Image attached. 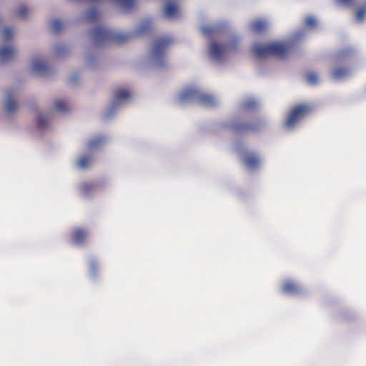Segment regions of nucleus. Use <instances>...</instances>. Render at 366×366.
Instances as JSON below:
<instances>
[{"label":"nucleus","mask_w":366,"mask_h":366,"mask_svg":"<svg viewBox=\"0 0 366 366\" xmlns=\"http://www.w3.org/2000/svg\"><path fill=\"white\" fill-rule=\"evenodd\" d=\"M290 45L286 43L273 42L268 44H256L253 48V53L258 59L274 56L284 59L290 51Z\"/></svg>","instance_id":"1"},{"label":"nucleus","mask_w":366,"mask_h":366,"mask_svg":"<svg viewBox=\"0 0 366 366\" xmlns=\"http://www.w3.org/2000/svg\"><path fill=\"white\" fill-rule=\"evenodd\" d=\"M92 34V39L97 45L104 43L122 44L127 42L132 37L129 34L114 32L102 26L94 28Z\"/></svg>","instance_id":"2"},{"label":"nucleus","mask_w":366,"mask_h":366,"mask_svg":"<svg viewBox=\"0 0 366 366\" xmlns=\"http://www.w3.org/2000/svg\"><path fill=\"white\" fill-rule=\"evenodd\" d=\"M312 110L309 104H300L293 107L287 114L285 125L287 128L294 127L299 122L308 115Z\"/></svg>","instance_id":"3"},{"label":"nucleus","mask_w":366,"mask_h":366,"mask_svg":"<svg viewBox=\"0 0 366 366\" xmlns=\"http://www.w3.org/2000/svg\"><path fill=\"white\" fill-rule=\"evenodd\" d=\"M172 43L173 40L170 37H161L155 40L152 49V56L157 64H162L165 51Z\"/></svg>","instance_id":"4"},{"label":"nucleus","mask_w":366,"mask_h":366,"mask_svg":"<svg viewBox=\"0 0 366 366\" xmlns=\"http://www.w3.org/2000/svg\"><path fill=\"white\" fill-rule=\"evenodd\" d=\"M237 46L238 40L236 39H233L222 45L214 42L210 45V56L217 60L221 59L227 51L236 50Z\"/></svg>","instance_id":"5"},{"label":"nucleus","mask_w":366,"mask_h":366,"mask_svg":"<svg viewBox=\"0 0 366 366\" xmlns=\"http://www.w3.org/2000/svg\"><path fill=\"white\" fill-rule=\"evenodd\" d=\"M192 98H197L199 102L202 105L212 107L216 104V99L214 97L205 94H199L195 88L187 89L182 92L180 96L182 100H187Z\"/></svg>","instance_id":"6"},{"label":"nucleus","mask_w":366,"mask_h":366,"mask_svg":"<svg viewBox=\"0 0 366 366\" xmlns=\"http://www.w3.org/2000/svg\"><path fill=\"white\" fill-rule=\"evenodd\" d=\"M262 127L259 120L249 123H234L232 126V129L234 132H256Z\"/></svg>","instance_id":"7"},{"label":"nucleus","mask_w":366,"mask_h":366,"mask_svg":"<svg viewBox=\"0 0 366 366\" xmlns=\"http://www.w3.org/2000/svg\"><path fill=\"white\" fill-rule=\"evenodd\" d=\"M243 162L249 169H256L260 164V159L253 153H247L244 155Z\"/></svg>","instance_id":"8"},{"label":"nucleus","mask_w":366,"mask_h":366,"mask_svg":"<svg viewBox=\"0 0 366 366\" xmlns=\"http://www.w3.org/2000/svg\"><path fill=\"white\" fill-rule=\"evenodd\" d=\"M88 236L86 230L81 228H76L71 234L72 242L76 244H81L85 242Z\"/></svg>","instance_id":"9"},{"label":"nucleus","mask_w":366,"mask_h":366,"mask_svg":"<svg viewBox=\"0 0 366 366\" xmlns=\"http://www.w3.org/2000/svg\"><path fill=\"white\" fill-rule=\"evenodd\" d=\"M16 54L13 46H6L0 49V62H7L12 59Z\"/></svg>","instance_id":"10"},{"label":"nucleus","mask_w":366,"mask_h":366,"mask_svg":"<svg viewBox=\"0 0 366 366\" xmlns=\"http://www.w3.org/2000/svg\"><path fill=\"white\" fill-rule=\"evenodd\" d=\"M18 107V104H16L14 94L11 92H8L6 94V100L5 105V110L6 113L11 114L14 112Z\"/></svg>","instance_id":"11"},{"label":"nucleus","mask_w":366,"mask_h":366,"mask_svg":"<svg viewBox=\"0 0 366 366\" xmlns=\"http://www.w3.org/2000/svg\"><path fill=\"white\" fill-rule=\"evenodd\" d=\"M283 292L286 294L295 295L300 292V287L294 282L287 281L282 286Z\"/></svg>","instance_id":"12"},{"label":"nucleus","mask_w":366,"mask_h":366,"mask_svg":"<svg viewBox=\"0 0 366 366\" xmlns=\"http://www.w3.org/2000/svg\"><path fill=\"white\" fill-rule=\"evenodd\" d=\"M32 70L39 74H46L48 73L49 68L46 63L40 60H35L32 64Z\"/></svg>","instance_id":"13"},{"label":"nucleus","mask_w":366,"mask_h":366,"mask_svg":"<svg viewBox=\"0 0 366 366\" xmlns=\"http://www.w3.org/2000/svg\"><path fill=\"white\" fill-rule=\"evenodd\" d=\"M251 29L254 33H260L266 30L267 27V22L262 19H257L252 22Z\"/></svg>","instance_id":"14"},{"label":"nucleus","mask_w":366,"mask_h":366,"mask_svg":"<svg viewBox=\"0 0 366 366\" xmlns=\"http://www.w3.org/2000/svg\"><path fill=\"white\" fill-rule=\"evenodd\" d=\"M114 101L117 102L129 98L131 97V92L123 88L117 89L114 92Z\"/></svg>","instance_id":"15"},{"label":"nucleus","mask_w":366,"mask_h":366,"mask_svg":"<svg viewBox=\"0 0 366 366\" xmlns=\"http://www.w3.org/2000/svg\"><path fill=\"white\" fill-rule=\"evenodd\" d=\"M152 27V22L151 20H146L138 28L137 34L138 35H143L147 31H149Z\"/></svg>","instance_id":"16"},{"label":"nucleus","mask_w":366,"mask_h":366,"mask_svg":"<svg viewBox=\"0 0 366 366\" xmlns=\"http://www.w3.org/2000/svg\"><path fill=\"white\" fill-rule=\"evenodd\" d=\"M177 12V7L173 3H168L164 9V14L169 17H173Z\"/></svg>","instance_id":"17"},{"label":"nucleus","mask_w":366,"mask_h":366,"mask_svg":"<svg viewBox=\"0 0 366 366\" xmlns=\"http://www.w3.org/2000/svg\"><path fill=\"white\" fill-rule=\"evenodd\" d=\"M54 109L60 112H66L69 110L68 103L64 100H57L54 102Z\"/></svg>","instance_id":"18"},{"label":"nucleus","mask_w":366,"mask_h":366,"mask_svg":"<svg viewBox=\"0 0 366 366\" xmlns=\"http://www.w3.org/2000/svg\"><path fill=\"white\" fill-rule=\"evenodd\" d=\"M104 142V137H97L90 140L88 143V149L89 150L94 149L100 147Z\"/></svg>","instance_id":"19"},{"label":"nucleus","mask_w":366,"mask_h":366,"mask_svg":"<svg viewBox=\"0 0 366 366\" xmlns=\"http://www.w3.org/2000/svg\"><path fill=\"white\" fill-rule=\"evenodd\" d=\"M348 69L346 67L337 68L332 71V76L335 79H340L348 74Z\"/></svg>","instance_id":"20"},{"label":"nucleus","mask_w":366,"mask_h":366,"mask_svg":"<svg viewBox=\"0 0 366 366\" xmlns=\"http://www.w3.org/2000/svg\"><path fill=\"white\" fill-rule=\"evenodd\" d=\"M86 19L90 22H94L99 19V13L96 9H90L86 14Z\"/></svg>","instance_id":"21"},{"label":"nucleus","mask_w":366,"mask_h":366,"mask_svg":"<svg viewBox=\"0 0 366 366\" xmlns=\"http://www.w3.org/2000/svg\"><path fill=\"white\" fill-rule=\"evenodd\" d=\"M29 14V9L25 6H20L16 11V16L25 19L27 16V14Z\"/></svg>","instance_id":"22"},{"label":"nucleus","mask_w":366,"mask_h":366,"mask_svg":"<svg viewBox=\"0 0 366 366\" xmlns=\"http://www.w3.org/2000/svg\"><path fill=\"white\" fill-rule=\"evenodd\" d=\"M51 26L52 31L54 33H57L64 28V24L61 21L55 19L52 21Z\"/></svg>","instance_id":"23"},{"label":"nucleus","mask_w":366,"mask_h":366,"mask_svg":"<svg viewBox=\"0 0 366 366\" xmlns=\"http://www.w3.org/2000/svg\"><path fill=\"white\" fill-rule=\"evenodd\" d=\"M90 163V157L87 156H82L78 160V166L80 168H86Z\"/></svg>","instance_id":"24"},{"label":"nucleus","mask_w":366,"mask_h":366,"mask_svg":"<svg viewBox=\"0 0 366 366\" xmlns=\"http://www.w3.org/2000/svg\"><path fill=\"white\" fill-rule=\"evenodd\" d=\"M307 81L310 84H316L319 81L318 75L315 72L309 73L307 75Z\"/></svg>","instance_id":"25"},{"label":"nucleus","mask_w":366,"mask_h":366,"mask_svg":"<svg viewBox=\"0 0 366 366\" xmlns=\"http://www.w3.org/2000/svg\"><path fill=\"white\" fill-rule=\"evenodd\" d=\"M3 34H4V39L6 41H9L12 39V37L14 36L13 29L11 28L6 27L4 29Z\"/></svg>","instance_id":"26"},{"label":"nucleus","mask_w":366,"mask_h":366,"mask_svg":"<svg viewBox=\"0 0 366 366\" xmlns=\"http://www.w3.org/2000/svg\"><path fill=\"white\" fill-rule=\"evenodd\" d=\"M47 122H48V120L47 119L44 117V116H41L38 118V120H37V127L39 129H44L46 127V126L47 125Z\"/></svg>","instance_id":"27"},{"label":"nucleus","mask_w":366,"mask_h":366,"mask_svg":"<svg viewBox=\"0 0 366 366\" xmlns=\"http://www.w3.org/2000/svg\"><path fill=\"white\" fill-rule=\"evenodd\" d=\"M257 107V104L253 100H249L247 102H245L244 104H243V109L244 110H248V109H255Z\"/></svg>","instance_id":"28"},{"label":"nucleus","mask_w":366,"mask_h":366,"mask_svg":"<svg viewBox=\"0 0 366 366\" xmlns=\"http://www.w3.org/2000/svg\"><path fill=\"white\" fill-rule=\"evenodd\" d=\"M305 24L310 27H314L316 26V20L312 16H308L305 19Z\"/></svg>","instance_id":"29"},{"label":"nucleus","mask_w":366,"mask_h":366,"mask_svg":"<svg viewBox=\"0 0 366 366\" xmlns=\"http://www.w3.org/2000/svg\"><path fill=\"white\" fill-rule=\"evenodd\" d=\"M94 185L92 184H89V183H84L82 185H81V189L82 191L86 194L88 193L90 190H92L93 188H94Z\"/></svg>","instance_id":"30"},{"label":"nucleus","mask_w":366,"mask_h":366,"mask_svg":"<svg viewBox=\"0 0 366 366\" xmlns=\"http://www.w3.org/2000/svg\"><path fill=\"white\" fill-rule=\"evenodd\" d=\"M202 31L204 36H209L212 32V29L209 26H205L202 28Z\"/></svg>","instance_id":"31"},{"label":"nucleus","mask_w":366,"mask_h":366,"mask_svg":"<svg viewBox=\"0 0 366 366\" xmlns=\"http://www.w3.org/2000/svg\"><path fill=\"white\" fill-rule=\"evenodd\" d=\"M365 11L363 9H360L357 11L356 16L358 20H362L365 16Z\"/></svg>","instance_id":"32"},{"label":"nucleus","mask_w":366,"mask_h":366,"mask_svg":"<svg viewBox=\"0 0 366 366\" xmlns=\"http://www.w3.org/2000/svg\"><path fill=\"white\" fill-rule=\"evenodd\" d=\"M338 1L340 4H345L347 6L352 5V4H353V0H338Z\"/></svg>","instance_id":"33"},{"label":"nucleus","mask_w":366,"mask_h":366,"mask_svg":"<svg viewBox=\"0 0 366 366\" xmlns=\"http://www.w3.org/2000/svg\"><path fill=\"white\" fill-rule=\"evenodd\" d=\"M61 51V48H56V53L60 54Z\"/></svg>","instance_id":"34"}]
</instances>
